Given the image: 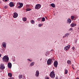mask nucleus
Instances as JSON below:
<instances>
[{"mask_svg":"<svg viewBox=\"0 0 79 79\" xmlns=\"http://www.w3.org/2000/svg\"><path fill=\"white\" fill-rule=\"evenodd\" d=\"M23 21H26L27 20V19L26 18L24 17L23 18Z\"/></svg>","mask_w":79,"mask_h":79,"instance_id":"b1692460","label":"nucleus"},{"mask_svg":"<svg viewBox=\"0 0 79 79\" xmlns=\"http://www.w3.org/2000/svg\"><path fill=\"white\" fill-rule=\"evenodd\" d=\"M56 79H58V76H57L56 77Z\"/></svg>","mask_w":79,"mask_h":79,"instance_id":"f704fd0d","label":"nucleus"},{"mask_svg":"<svg viewBox=\"0 0 79 79\" xmlns=\"http://www.w3.org/2000/svg\"><path fill=\"white\" fill-rule=\"evenodd\" d=\"M72 50H75V48L74 47H73L72 48Z\"/></svg>","mask_w":79,"mask_h":79,"instance_id":"bb28decb","label":"nucleus"},{"mask_svg":"<svg viewBox=\"0 0 79 79\" xmlns=\"http://www.w3.org/2000/svg\"><path fill=\"white\" fill-rule=\"evenodd\" d=\"M54 66L55 68H57L58 66V61L55 60L54 62Z\"/></svg>","mask_w":79,"mask_h":79,"instance_id":"423d86ee","label":"nucleus"},{"mask_svg":"<svg viewBox=\"0 0 79 79\" xmlns=\"http://www.w3.org/2000/svg\"><path fill=\"white\" fill-rule=\"evenodd\" d=\"M72 68H73V69H74V68L72 67Z\"/></svg>","mask_w":79,"mask_h":79,"instance_id":"4c0bfd02","label":"nucleus"},{"mask_svg":"<svg viewBox=\"0 0 79 79\" xmlns=\"http://www.w3.org/2000/svg\"><path fill=\"white\" fill-rule=\"evenodd\" d=\"M52 59H48L47 61V64L48 65H49V64H51L52 63Z\"/></svg>","mask_w":79,"mask_h":79,"instance_id":"20e7f679","label":"nucleus"},{"mask_svg":"<svg viewBox=\"0 0 79 79\" xmlns=\"http://www.w3.org/2000/svg\"><path fill=\"white\" fill-rule=\"evenodd\" d=\"M71 19H73L74 18V16H72L71 17Z\"/></svg>","mask_w":79,"mask_h":79,"instance_id":"a878e982","label":"nucleus"},{"mask_svg":"<svg viewBox=\"0 0 79 79\" xmlns=\"http://www.w3.org/2000/svg\"><path fill=\"white\" fill-rule=\"evenodd\" d=\"M72 30H73V28H71L69 29V31H72Z\"/></svg>","mask_w":79,"mask_h":79,"instance_id":"c756f323","label":"nucleus"},{"mask_svg":"<svg viewBox=\"0 0 79 79\" xmlns=\"http://www.w3.org/2000/svg\"><path fill=\"white\" fill-rule=\"evenodd\" d=\"M1 56H2V55H1V54H0V57H1Z\"/></svg>","mask_w":79,"mask_h":79,"instance_id":"e433bc0d","label":"nucleus"},{"mask_svg":"<svg viewBox=\"0 0 79 79\" xmlns=\"http://www.w3.org/2000/svg\"><path fill=\"white\" fill-rule=\"evenodd\" d=\"M4 8L6 9L7 8V6H5Z\"/></svg>","mask_w":79,"mask_h":79,"instance_id":"72a5a7b5","label":"nucleus"},{"mask_svg":"<svg viewBox=\"0 0 79 79\" xmlns=\"http://www.w3.org/2000/svg\"><path fill=\"white\" fill-rule=\"evenodd\" d=\"M40 7H41V5H40V4H37L35 5V8H36V10H39L40 8Z\"/></svg>","mask_w":79,"mask_h":79,"instance_id":"39448f33","label":"nucleus"},{"mask_svg":"<svg viewBox=\"0 0 79 79\" xmlns=\"http://www.w3.org/2000/svg\"><path fill=\"white\" fill-rule=\"evenodd\" d=\"M67 22L68 23H69V24L71 23V20L69 18H68L67 21Z\"/></svg>","mask_w":79,"mask_h":79,"instance_id":"f3484780","label":"nucleus"},{"mask_svg":"<svg viewBox=\"0 0 79 79\" xmlns=\"http://www.w3.org/2000/svg\"><path fill=\"white\" fill-rule=\"evenodd\" d=\"M27 60H28V61H30V62H32V60L28 59H27Z\"/></svg>","mask_w":79,"mask_h":79,"instance_id":"2f4dec72","label":"nucleus"},{"mask_svg":"<svg viewBox=\"0 0 79 79\" xmlns=\"http://www.w3.org/2000/svg\"><path fill=\"white\" fill-rule=\"evenodd\" d=\"M34 64H35V62H32L30 64V66L31 67H32V66H34Z\"/></svg>","mask_w":79,"mask_h":79,"instance_id":"ddd939ff","label":"nucleus"},{"mask_svg":"<svg viewBox=\"0 0 79 79\" xmlns=\"http://www.w3.org/2000/svg\"><path fill=\"white\" fill-rule=\"evenodd\" d=\"M8 76L10 77H12V75L10 73H8Z\"/></svg>","mask_w":79,"mask_h":79,"instance_id":"4be33fe9","label":"nucleus"},{"mask_svg":"<svg viewBox=\"0 0 79 79\" xmlns=\"http://www.w3.org/2000/svg\"><path fill=\"white\" fill-rule=\"evenodd\" d=\"M50 5L51 6H52V7H53V8L55 7V5L53 3L51 4Z\"/></svg>","mask_w":79,"mask_h":79,"instance_id":"412c9836","label":"nucleus"},{"mask_svg":"<svg viewBox=\"0 0 79 79\" xmlns=\"http://www.w3.org/2000/svg\"><path fill=\"white\" fill-rule=\"evenodd\" d=\"M70 34L69 33H67L66 34H65L64 35L65 37H68V36Z\"/></svg>","mask_w":79,"mask_h":79,"instance_id":"2eb2a0df","label":"nucleus"},{"mask_svg":"<svg viewBox=\"0 0 79 79\" xmlns=\"http://www.w3.org/2000/svg\"><path fill=\"white\" fill-rule=\"evenodd\" d=\"M76 79H79V78H77Z\"/></svg>","mask_w":79,"mask_h":79,"instance_id":"58836bf2","label":"nucleus"},{"mask_svg":"<svg viewBox=\"0 0 79 79\" xmlns=\"http://www.w3.org/2000/svg\"><path fill=\"white\" fill-rule=\"evenodd\" d=\"M2 60L3 62L8 63L9 61V57L7 56H3L2 58Z\"/></svg>","mask_w":79,"mask_h":79,"instance_id":"f257e3e1","label":"nucleus"},{"mask_svg":"<svg viewBox=\"0 0 79 79\" xmlns=\"http://www.w3.org/2000/svg\"><path fill=\"white\" fill-rule=\"evenodd\" d=\"M49 76L51 78H54L55 77V74L54 71L51 72Z\"/></svg>","mask_w":79,"mask_h":79,"instance_id":"f03ea898","label":"nucleus"},{"mask_svg":"<svg viewBox=\"0 0 79 79\" xmlns=\"http://www.w3.org/2000/svg\"><path fill=\"white\" fill-rule=\"evenodd\" d=\"M43 25V24H39L38 26L39 27H41V26H42Z\"/></svg>","mask_w":79,"mask_h":79,"instance_id":"c85d7f7f","label":"nucleus"},{"mask_svg":"<svg viewBox=\"0 0 79 79\" xmlns=\"http://www.w3.org/2000/svg\"><path fill=\"white\" fill-rule=\"evenodd\" d=\"M7 66L8 68H10V69H11L12 66V64H11V63L10 62L8 63H7Z\"/></svg>","mask_w":79,"mask_h":79,"instance_id":"6e6552de","label":"nucleus"},{"mask_svg":"<svg viewBox=\"0 0 79 79\" xmlns=\"http://www.w3.org/2000/svg\"><path fill=\"white\" fill-rule=\"evenodd\" d=\"M19 6H18V8H22L23 6V3H21L19 4Z\"/></svg>","mask_w":79,"mask_h":79,"instance_id":"4468645a","label":"nucleus"},{"mask_svg":"<svg viewBox=\"0 0 79 79\" xmlns=\"http://www.w3.org/2000/svg\"><path fill=\"white\" fill-rule=\"evenodd\" d=\"M39 75V71L37 70L36 72L35 76L36 77H38Z\"/></svg>","mask_w":79,"mask_h":79,"instance_id":"f8f14e48","label":"nucleus"},{"mask_svg":"<svg viewBox=\"0 0 79 79\" xmlns=\"http://www.w3.org/2000/svg\"><path fill=\"white\" fill-rule=\"evenodd\" d=\"M5 68V66L4 64H1L0 69H4Z\"/></svg>","mask_w":79,"mask_h":79,"instance_id":"0eeeda50","label":"nucleus"},{"mask_svg":"<svg viewBox=\"0 0 79 79\" xmlns=\"http://www.w3.org/2000/svg\"><path fill=\"white\" fill-rule=\"evenodd\" d=\"M40 19H41V18H38L37 19L38 21H40Z\"/></svg>","mask_w":79,"mask_h":79,"instance_id":"7c9ffc66","label":"nucleus"},{"mask_svg":"<svg viewBox=\"0 0 79 79\" xmlns=\"http://www.w3.org/2000/svg\"><path fill=\"white\" fill-rule=\"evenodd\" d=\"M18 77L19 79H22V78H23V75H19V76Z\"/></svg>","mask_w":79,"mask_h":79,"instance_id":"6ab92c4d","label":"nucleus"},{"mask_svg":"<svg viewBox=\"0 0 79 79\" xmlns=\"http://www.w3.org/2000/svg\"><path fill=\"white\" fill-rule=\"evenodd\" d=\"M63 37H64V38L65 37V36H63Z\"/></svg>","mask_w":79,"mask_h":79,"instance_id":"a19ab883","label":"nucleus"},{"mask_svg":"<svg viewBox=\"0 0 79 79\" xmlns=\"http://www.w3.org/2000/svg\"><path fill=\"white\" fill-rule=\"evenodd\" d=\"M9 6L10 7H13V6H14V4L13 3V2H10L9 4Z\"/></svg>","mask_w":79,"mask_h":79,"instance_id":"dca6fc26","label":"nucleus"},{"mask_svg":"<svg viewBox=\"0 0 79 79\" xmlns=\"http://www.w3.org/2000/svg\"><path fill=\"white\" fill-rule=\"evenodd\" d=\"M70 47H71L70 44H69L68 46L65 47L64 48V50L66 51L68 50H69V49L70 48Z\"/></svg>","mask_w":79,"mask_h":79,"instance_id":"7ed1b4c3","label":"nucleus"},{"mask_svg":"<svg viewBox=\"0 0 79 79\" xmlns=\"http://www.w3.org/2000/svg\"><path fill=\"white\" fill-rule=\"evenodd\" d=\"M18 16V14L17 13L15 12L14 13V15H13V17L14 18H17Z\"/></svg>","mask_w":79,"mask_h":79,"instance_id":"9d476101","label":"nucleus"},{"mask_svg":"<svg viewBox=\"0 0 79 79\" xmlns=\"http://www.w3.org/2000/svg\"><path fill=\"white\" fill-rule=\"evenodd\" d=\"M70 26L72 27H74L75 26H76V24L73 23L71 24Z\"/></svg>","mask_w":79,"mask_h":79,"instance_id":"9b49d317","label":"nucleus"},{"mask_svg":"<svg viewBox=\"0 0 79 79\" xmlns=\"http://www.w3.org/2000/svg\"><path fill=\"white\" fill-rule=\"evenodd\" d=\"M45 18L43 17L42 18V20H41V21L44 22V21H45Z\"/></svg>","mask_w":79,"mask_h":79,"instance_id":"393cba45","label":"nucleus"},{"mask_svg":"<svg viewBox=\"0 0 79 79\" xmlns=\"http://www.w3.org/2000/svg\"><path fill=\"white\" fill-rule=\"evenodd\" d=\"M2 47L4 48H6V43L5 42H3L2 43Z\"/></svg>","mask_w":79,"mask_h":79,"instance_id":"1a4fd4ad","label":"nucleus"},{"mask_svg":"<svg viewBox=\"0 0 79 79\" xmlns=\"http://www.w3.org/2000/svg\"><path fill=\"white\" fill-rule=\"evenodd\" d=\"M13 78H9L8 79H12Z\"/></svg>","mask_w":79,"mask_h":79,"instance_id":"c9c22d12","label":"nucleus"},{"mask_svg":"<svg viewBox=\"0 0 79 79\" xmlns=\"http://www.w3.org/2000/svg\"><path fill=\"white\" fill-rule=\"evenodd\" d=\"M31 9H26V11H31Z\"/></svg>","mask_w":79,"mask_h":79,"instance_id":"cd10ccee","label":"nucleus"},{"mask_svg":"<svg viewBox=\"0 0 79 79\" xmlns=\"http://www.w3.org/2000/svg\"><path fill=\"white\" fill-rule=\"evenodd\" d=\"M67 63L69 65L71 64V61L70 60H68L67 61Z\"/></svg>","mask_w":79,"mask_h":79,"instance_id":"a211bd4d","label":"nucleus"},{"mask_svg":"<svg viewBox=\"0 0 79 79\" xmlns=\"http://www.w3.org/2000/svg\"><path fill=\"white\" fill-rule=\"evenodd\" d=\"M45 79H49V77H45Z\"/></svg>","mask_w":79,"mask_h":79,"instance_id":"473e14b6","label":"nucleus"},{"mask_svg":"<svg viewBox=\"0 0 79 79\" xmlns=\"http://www.w3.org/2000/svg\"><path fill=\"white\" fill-rule=\"evenodd\" d=\"M5 0V1H7L8 0Z\"/></svg>","mask_w":79,"mask_h":79,"instance_id":"ea45409f","label":"nucleus"},{"mask_svg":"<svg viewBox=\"0 0 79 79\" xmlns=\"http://www.w3.org/2000/svg\"><path fill=\"white\" fill-rule=\"evenodd\" d=\"M31 23L32 24H35V21H34L33 20H31Z\"/></svg>","mask_w":79,"mask_h":79,"instance_id":"5701e85b","label":"nucleus"},{"mask_svg":"<svg viewBox=\"0 0 79 79\" xmlns=\"http://www.w3.org/2000/svg\"><path fill=\"white\" fill-rule=\"evenodd\" d=\"M53 49L52 50V51H53Z\"/></svg>","mask_w":79,"mask_h":79,"instance_id":"79ce46f5","label":"nucleus"},{"mask_svg":"<svg viewBox=\"0 0 79 79\" xmlns=\"http://www.w3.org/2000/svg\"><path fill=\"white\" fill-rule=\"evenodd\" d=\"M64 71L65 74H68V70H67V69H65Z\"/></svg>","mask_w":79,"mask_h":79,"instance_id":"aec40b11","label":"nucleus"}]
</instances>
